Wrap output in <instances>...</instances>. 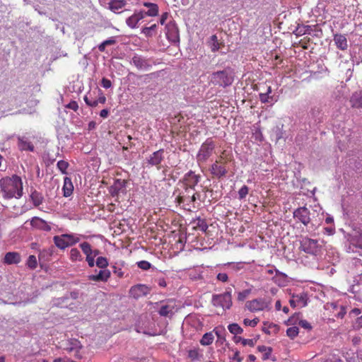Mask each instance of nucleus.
<instances>
[{"label": "nucleus", "mask_w": 362, "mask_h": 362, "mask_svg": "<svg viewBox=\"0 0 362 362\" xmlns=\"http://www.w3.org/2000/svg\"><path fill=\"white\" fill-rule=\"evenodd\" d=\"M0 187L3 196L6 199H19L23 196L22 180L16 175L1 178Z\"/></svg>", "instance_id": "obj_1"}, {"label": "nucleus", "mask_w": 362, "mask_h": 362, "mask_svg": "<svg viewBox=\"0 0 362 362\" xmlns=\"http://www.w3.org/2000/svg\"><path fill=\"white\" fill-rule=\"evenodd\" d=\"M176 202L184 209L191 211L200 206L201 194L194 188L185 187L176 197Z\"/></svg>", "instance_id": "obj_2"}, {"label": "nucleus", "mask_w": 362, "mask_h": 362, "mask_svg": "<svg viewBox=\"0 0 362 362\" xmlns=\"http://www.w3.org/2000/svg\"><path fill=\"white\" fill-rule=\"evenodd\" d=\"M80 240L79 236L73 233L62 234L60 235H55L53 238L54 245L61 250L71 247L78 243Z\"/></svg>", "instance_id": "obj_3"}, {"label": "nucleus", "mask_w": 362, "mask_h": 362, "mask_svg": "<svg viewBox=\"0 0 362 362\" xmlns=\"http://www.w3.org/2000/svg\"><path fill=\"white\" fill-rule=\"evenodd\" d=\"M271 300L267 298H259L248 300L245 303V307L252 313L269 310Z\"/></svg>", "instance_id": "obj_4"}, {"label": "nucleus", "mask_w": 362, "mask_h": 362, "mask_svg": "<svg viewBox=\"0 0 362 362\" xmlns=\"http://www.w3.org/2000/svg\"><path fill=\"white\" fill-rule=\"evenodd\" d=\"M211 173L214 177L221 178L226 173V156L224 152L218 156L215 163L211 165Z\"/></svg>", "instance_id": "obj_5"}, {"label": "nucleus", "mask_w": 362, "mask_h": 362, "mask_svg": "<svg viewBox=\"0 0 362 362\" xmlns=\"http://www.w3.org/2000/svg\"><path fill=\"white\" fill-rule=\"evenodd\" d=\"M214 141L208 139L201 146L199 151L197 155V161L199 163H204L213 154L214 151Z\"/></svg>", "instance_id": "obj_6"}, {"label": "nucleus", "mask_w": 362, "mask_h": 362, "mask_svg": "<svg viewBox=\"0 0 362 362\" xmlns=\"http://www.w3.org/2000/svg\"><path fill=\"white\" fill-rule=\"evenodd\" d=\"M300 249L308 254L315 255L319 251L318 242L307 237L300 241Z\"/></svg>", "instance_id": "obj_7"}, {"label": "nucleus", "mask_w": 362, "mask_h": 362, "mask_svg": "<svg viewBox=\"0 0 362 362\" xmlns=\"http://www.w3.org/2000/svg\"><path fill=\"white\" fill-rule=\"evenodd\" d=\"M81 348L82 345L80 341L76 339H70L65 342L64 349L74 357L80 358H81V354H80Z\"/></svg>", "instance_id": "obj_8"}, {"label": "nucleus", "mask_w": 362, "mask_h": 362, "mask_svg": "<svg viewBox=\"0 0 362 362\" xmlns=\"http://www.w3.org/2000/svg\"><path fill=\"white\" fill-rule=\"evenodd\" d=\"M293 218L307 226L310 222V211L305 206L299 207L293 211Z\"/></svg>", "instance_id": "obj_9"}, {"label": "nucleus", "mask_w": 362, "mask_h": 362, "mask_svg": "<svg viewBox=\"0 0 362 362\" xmlns=\"http://www.w3.org/2000/svg\"><path fill=\"white\" fill-rule=\"evenodd\" d=\"M164 159V150L159 149L153 152L148 158L147 163L151 166H156L158 170L160 169V163Z\"/></svg>", "instance_id": "obj_10"}, {"label": "nucleus", "mask_w": 362, "mask_h": 362, "mask_svg": "<svg viewBox=\"0 0 362 362\" xmlns=\"http://www.w3.org/2000/svg\"><path fill=\"white\" fill-rule=\"evenodd\" d=\"M150 291L149 288L144 284H137L133 286L129 289V295L134 298H139L146 296Z\"/></svg>", "instance_id": "obj_11"}, {"label": "nucleus", "mask_w": 362, "mask_h": 362, "mask_svg": "<svg viewBox=\"0 0 362 362\" xmlns=\"http://www.w3.org/2000/svg\"><path fill=\"white\" fill-rule=\"evenodd\" d=\"M226 302V294H219L213 296L212 303L214 306H215L216 310V313L218 315H223L225 312L224 306Z\"/></svg>", "instance_id": "obj_12"}, {"label": "nucleus", "mask_w": 362, "mask_h": 362, "mask_svg": "<svg viewBox=\"0 0 362 362\" xmlns=\"http://www.w3.org/2000/svg\"><path fill=\"white\" fill-rule=\"evenodd\" d=\"M166 36L172 42L176 43L180 41L179 30L175 23H170L166 25Z\"/></svg>", "instance_id": "obj_13"}, {"label": "nucleus", "mask_w": 362, "mask_h": 362, "mask_svg": "<svg viewBox=\"0 0 362 362\" xmlns=\"http://www.w3.org/2000/svg\"><path fill=\"white\" fill-rule=\"evenodd\" d=\"M145 17L144 11H140L138 12H135L131 16L126 19L127 25L134 29L138 27V24L140 21H141Z\"/></svg>", "instance_id": "obj_14"}, {"label": "nucleus", "mask_w": 362, "mask_h": 362, "mask_svg": "<svg viewBox=\"0 0 362 362\" xmlns=\"http://www.w3.org/2000/svg\"><path fill=\"white\" fill-rule=\"evenodd\" d=\"M200 175H197L194 172L190 170L187 174H185L184 177V183L185 185V187H192L194 188V187L198 184L200 180Z\"/></svg>", "instance_id": "obj_15"}, {"label": "nucleus", "mask_w": 362, "mask_h": 362, "mask_svg": "<svg viewBox=\"0 0 362 362\" xmlns=\"http://www.w3.org/2000/svg\"><path fill=\"white\" fill-rule=\"evenodd\" d=\"M132 64L139 70H148L151 67L148 59L139 55H135L132 57Z\"/></svg>", "instance_id": "obj_16"}, {"label": "nucleus", "mask_w": 362, "mask_h": 362, "mask_svg": "<svg viewBox=\"0 0 362 362\" xmlns=\"http://www.w3.org/2000/svg\"><path fill=\"white\" fill-rule=\"evenodd\" d=\"M110 276L111 272L109 269H103L97 274L89 275L88 278L90 281L107 282Z\"/></svg>", "instance_id": "obj_17"}, {"label": "nucleus", "mask_w": 362, "mask_h": 362, "mask_svg": "<svg viewBox=\"0 0 362 362\" xmlns=\"http://www.w3.org/2000/svg\"><path fill=\"white\" fill-rule=\"evenodd\" d=\"M21 261V256L17 252H8L5 254L3 262L6 264H17Z\"/></svg>", "instance_id": "obj_18"}, {"label": "nucleus", "mask_w": 362, "mask_h": 362, "mask_svg": "<svg viewBox=\"0 0 362 362\" xmlns=\"http://www.w3.org/2000/svg\"><path fill=\"white\" fill-rule=\"evenodd\" d=\"M334 41L337 47L341 50H346L348 47L347 39L344 35L335 34Z\"/></svg>", "instance_id": "obj_19"}, {"label": "nucleus", "mask_w": 362, "mask_h": 362, "mask_svg": "<svg viewBox=\"0 0 362 362\" xmlns=\"http://www.w3.org/2000/svg\"><path fill=\"white\" fill-rule=\"evenodd\" d=\"M293 298L296 300L298 308H304L308 305V296L306 293H293Z\"/></svg>", "instance_id": "obj_20"}, {"label": "nucleus", "mask_w": 362, "mask_h": 362, "mask_svg": "<svg viewBox=\"0 0 362 362\" xmlns=\"http://www.w3.org/2000/svg\"><path fill=\"white\" fill-rule=\"evenodd\" d=\"M62 189L64 192V196L66 197H69L73 193L74 185L71 178L68 177H64Z\"/></svg>", "instance_id": "obj_21"}, {"label": "nucleus", "mask_w": 362, "mask_h": 362, "mask_svg": "<svg viewBox=\"0 0 362 362\" xmlns=\"http://www.w3.org/2000/svg\"><path fill=\"white\" fill-rule=\"evenodd\" d=\"M18 146L21 151H34V146L33 144L27 139H24L23 137H18Z\"/></svg>", "instance_id": "obj_22"}, {"label": "nucleus", "mask_w": 362, "mask_h": 362, "mask_svg": "<svg viewBox=\"0 0 362 362\" xmlns=\"http://www.w3.org/2000/svg\"><path fill=\"white\" fill-rule=\"evenodd\" d=\"M193 228L196 230L206 232L208 228V225L205 219L198 217L195 218L193 222Z\"/></svg>", "instance_id": "obj_23"}, {"label": "nucleus", "mask_w": 362, "mask_h": 362, "mask_svg": "<svg viewBox=\"0 0 362 362\" xmlns=\"http://www.w3.org/2000/svg\"><path fill=\"white\" fill-rule=\"evenodd\" d=\"M143 5L149 8L147 11H144L145 16H156L158 14V6L157 4L144 2Z\"/></svg>", "instance_id": "obj_24"}, {"label": "nucleus", "mask_w": 362, "mask_h": 362, "mask_svg": "<svg viewBox=\"0 0 362 362\" xmlns=\"http://www.w3.org/2000/svg\"><path fill=\"white\" fill-rule=\"evenodd\" d=\"M212 80L221 86L226 85V74L225 71H217L213 74Z\"/></svg>", "instance_id": "obj_25"}, {"label": "nucleus", "mask_w": 362, "mask_h": 362, "mask_svg": "<svg viewBox=\"0 0 362 362\" xmlns=\"http://www.w3.org/2000/svg\"><path fill=\"white\" fill-rule=\"evenodd\" d=\"M126 5V1L124 0H112L110 4V9L117 13L118 10L122 8Z\"/></svg>", "instance_id": "obj_26"}, {"label": "nucleus", "mask_w": 362, "mask_h": 362, "mask_svg": "<svg viewBox=\"0 0 362 362\" xmlns=\"http://www.w3.org/2000/svg\"><path fill=\"white\" fill-rule=\"evenodd\" d=\"M30 198L35 206H39L42 204L44 199L42 194L36 190L32 192Z\"/></svg>", "instance_id": "obj_27"}, {"label": "nucleus", "mask_w": 362, "mask_h": 362, "mask_svg": "<svg viewBox=\"0 0 362 362\" xmlns=\"http://www.w3.org/2000/svg\"><path fill=\"white\" fill-rule=\"evenodd\" d=\"M350 103L353 107L362 108V95H361V93H354L350 99Z\"/></svg>", "instance_id": "obj_28"}, {"label": "nucleus", "mask_w": 362, "mask_h": 362, "mask_svg": "<svg viewBox=\"0 0 362 362\" xmlns=\"http://www.w3.org/2000/svg\"><path fill=\"white\" fill-rule=\"evenodd\" d=\"M257 350L259 352L263 354L262 357V359L263 361H266V360L270 358L272 353V349L271 347L266 346L264 345L259 346L257 347Z\"/></svg>", "instance_id": "obj_29"}, {"label": "nucleus", "mask_w": 362, "mask_h": 362, "mask_svg": "<svg viewBox=\"0 0 362 362\" xmlns=\"http://www.w3.org/2000/svg\"><path fill=\"white\" fill-rule=\"evenodd\" d=\"M174 306L170 305H163L160 307L158 313L161 316L167 317L170 314H173Z\"/></svg>", "instance_id": "obj_30"}, {"label": "nucleus", "mask_w": 362, "mask_h": 362, "mask_svg": "<svg viewBox=\"0 0 362 362\" xmlns=\"http://www.w3.org/2000/svg\"><path fill=\"white\" fill-rule=\"evenodd\" d=\"M69 254H70L69 258L72 262L83 260V257H82L80 251L77 248L71 249Z\"/></svg>", "instance_id": "obj_31"}, {"label": "nucleus", "mask_w": 362, "mask_h": 362, "mask_svg": "<svg viewBox=\"0 0 362 362\" xmlns=\"http://www.w3.org/2000/svg\"><path fill=\"white\" fill-rule=\"evenodd\" d=\"M214 340V334L212 332H208L203 335L200 340V344L204 346L211 344Z\"/></svg>", "instance_id": "obj_32"}, {"label": "nucleus", "mask_w": 362, "mask_h": 362, "mask_svg": "<svg viewBox=\"0 0 362 362\" xmlns=\"http://www.w3.org/2000/svg\"><path fill=\"white\" fill-rule=\"evenodd\" d=\"M156 28L157 25L153 23L148 27L143 28L141 30V33H143L146 37H151L153 35V32L156 33Z\"/></svg>", "instance_id": "obj_33"}, {"label": "nucleus", "mask_w": 362, "mask_h": 362, "mask_svg": "<svg viewBox=\"0 0 362 362\" xmlns=\"http://www.w3.org/2000/svg\"><path fill=\"white\" fill-rule=\"evenodd\" d=\"M209 43L213 52L218 50L221 47V44L218 42V37L216 35L211 37Z\"/></svg>", "instance_id": "obj_34"}, {"label": "nucleus", "mask_w": 362, "mask_h": 362, "mask_svg": "<svg viewBox=\"0 0 362 362\" xmlns=\"http://www.w3.org/2000/svg\"><path fill=\"white\" fill-rule=\"evenodd\" d=\"M214 332L217 336V342L223 343L226 340V334L223 327H216Z\"/></svg>", "instance_id": "obj_35"}, {"label": "nucleus", "mask_w": 362, "mask_h": 362, "mask_svg": "<svg viewBox=\"0 0 362 362\" xmlns=\"http://www.w3.org/2000/svg\"><path fill=\"white\" fill-rule=\"evenodd\" d=\"M45 221L42 220L39 217H34L32 218L30 224L33 227L35 228L41 229L42 228H43V226H45Z\"/></svg>", "instance_id": "obj_36"}, {"label": "nucleus", "mask_w": 362, "mask_h": 362, "mask_svg": "<svg viewBox=\"0 0 362 362\" xmlns=\"http://www.w3.org/2000/svg\"><path fill=\"white\" fill-rule=\"evenodd\" d=\"M57 168L62 174H67V169L69 164L64 160H59L57 164Z\"/></svg>", "instance_id": "obj_37"}, {"label": "nucleus", "mask_w": 362, "mask_h": 362, "mask_svg": "<svg viewBox=\"0 0 362 362\" xmlns=\"http://www.w3.org/2000/svg\"><path fill=\"white\" fill-rule=\"evenodd\" d=\"M95 264L100 269H106L108 266V261L106 257H98L96 259Z\"/></svg>", "instance_id": "obj_38"}, {"label": "nucleus", "mask_w": 362, "mask_h": 362, "mask_svg": "<svg viewBox=\"0 0 362 362\" xmlns=\"http://www.w3.org/2000/svg\"><path fill=\"white\" fill-rule=\"evenodd\" d=\"M228 329L230 332L234 334L235 335L241 334L243 332V329L238 325V324H231L228 326Z\"/></svg>", "instance_id": "obj_39"}, {"label": "nucleus", "mask_w": 362, "mask_h": 362, "mask_svg": "<svg viewBox=\"0 0 362 362\" xmlns=\"http://www.w3.org/2000/svg\"><path fill=\"white\" fill-rule=\"evenodd\" d=\"M26 264L29 268L32 269H35L37 267L36 257L35 255H30L28 258Z\"/></svg>", "instance_id": "obj_40"}, {"label": "nucleus", "mask_w": 362, "mask_h": 362, "mask_svg": "<svg viewBox=\"0 0 362 362\" xmlns=\"http://www.w3.org/2000/svg\"><path fill=\"white\" fill-rule=\"evenodd\" d=\"M299 333V329L297 327H291L287 329L286 334L291 339H294Z\"/></svg>", "instance_id": "obj_41"}, {"label": "nucleus", "mask_w": 362, "mask_h": 362, "mask_svg": "<svg viewBox=\"0 0 362 362\" xmlns=\"http://www.w3.org/2000/svg\"><path fill=\"white\" fill-rule=\"evenodd\" d=\"M80 248L85 255L92 252V247L89 243L83 242L79 245Z\"/></svg>", "instance_id": "obj_42"}, {"label": "nucleus", "mask_w": 362, "mask_h": 362, "mask_svg": "<svg viewBox=\"0 0 362 362\" xmlns=\"http://www.w3.org/2000/svg\"><path fill=\"white\" fill-rule=\"evenodd\" d=\"M251 293V289H245L243 291L238 293V300L239 301H243L245 300L248 296Z\"/></svg>", "instance_id": "obj_43"}, {"label": "nucleus", "mask_w": 362, "mask_h": 362, "mask_svg": "<svg viewBox=\"0 0 362 362\" xmlns=\"http://www.w3.org/2000/svg\"><path fill=\"white\" fill-rule=\"evenodd\" d=\"M137 266L142 270L147 271L151 267V264L146 260H141L137 262Z\"/></svg>", "instance_id": "obj_44"}, {"label": "nucleus", "mask_w": 362, "mask_h": 362, "mask_svg": "<svg viewBox=\"0 0 362 362\" xmlns=\"http://www.w3.org/2000/svg\"><path fill=\"white\" fill-rule=\"evenodd\" d=\"M259 322V319L258 317H255L253 320L245 319L243 320V324L245 326H250L252 327H255Z\"/></svg>", "instance_id": "obj_45"}, {"label": "nucleus", "mask_w": 362, "mask_h": 362, "mask_svg": "<svg viewBox=\"0 0 362 362\" xmlns=\"http://www.w3.org/2000/svg\"><path fill=\"white\" fill-rule=\"evenodd\" d=\"M248 187L246 185H243L238 191L239 198L240 199H244L248 194Z\"/></svg>", "instance_id": "obj_46"}, {"label": "nucleus", "mask_w": 362, "mask_h": 362, "mask_svg": "<svg viewBox=\"0 0 362 362\" xmlns=\"http://www.w3.org/2000/svg\"><path fill=\"white\" fill-rule=\"evenodd\" d=\"M86 260L90 267H93L95 265V257L93 255V252L86 255Z\"/></svg>", "instance_id": "obj_47"}, {"label": "nucleus", "mask_w": 362, "mask_h": 362, "mask_svg": "<svg viewBox=\"0 0 362 362\" xmlns=\"http://www.w3.org/2000/svg\"><path fill=\"white\" fill-rule=\"evenodd\" d=\"M298 325L308 330H311L313 328L310 323L305 320H300L298 322Z\"/></svg>", "instance_id": "obj_48"}, {"label": "nucleus", "mask_w": 362, "mask_h": 362, "mask_svg": "<svg viewBox=\"0 0 362 362\" xmlns=\"http://www.w3.org/2000/svg\"><path fill=\"white\" fill-rule=\"evenodd\" d=\"M66 108L73 110L74 111H77L78 109V105L76 101L72 100L69 103L65 105Z\"/></svg>", "instance_id": "obj_49"}, {"label": "nucleus", "mask_w": 362, "mask_h": 362, "mask_svg": "<svg viewBox=\"0 0 362 362\" xmlns=\"http://www.w3.org/2000/svg\"><path fill=\"white\" fill-rule=\"evenodd\" d=\"M271 93V88L269 87L268 88V92L267 93H260L259 94V100L262 103H268L269 100H268V98H269V96H268V94Z\"/></svg>", "instance_id": "obj_50"}, {"label": "nucleus", "mask_w": 362, "mask_h": 362, "mask_svg": "<svg viewBox=\"0 0 362 362\" xmlns=\"http://www.w3.org/2000/svg\"><path fill=\"white\" fill-rule=\"evenodd\" d=\"M84 101L86 105L90 107H96L98 105V101H96V100H90L86 95L84 97Z\"/></svg>", "instance_id": "obj_51"}, {"label": "nucleus", "mask_w": 362, "mask_h": 362, "mask_svg": "<svg viewBox=\"0 0 362 362\" xmlns=\"http://www.w3.org/2000/svg\"><path fill=\"white\" fill-rule=\"evenodd\" d=\"M101 85L105 88H109L112 86V82L110 80L106 78H103L101 81Z\"/></svg>", "instance_id": "obj_52"}, {"label": "nucleus", "mask_w": 362, "mask_h": 362, "mask_svg": "<svg viewBox=\"0 0 362 362\" xmlns=\"http://www.w3.org/2000/svg\"><path fill=\"white\" fill-rule=\"evenodd\" d=\"M113 268H114V270H113L114 274H115L119 278L123 277L124 272L121 268H117V267H113Z\"/></svg>", "instance_id": "obj_53"}, {"label": "nucleus", "mask_w": 362, "mask_h": 362, "mask_svg": "<svg viewBox=\"0 0 362 362\" xmlns=\"http://www.w3.org/2000/svg\"><path fill=\"white\" fill-rule=\"evenodd\" d=\"M188 356L191 359L195 360L198 356V352L196 350H190L189 351Z\"/></svg>", "instance_id": "obj_54"}, {"label": "nucleus", "mask_w": 362, "mask_h": 362, "mask_svg": "<svg viewBox=\"0 0 362 362\" xmlns=\"http://www.w3.org/2000/svg\"><path fill=\"white\" fill-rule=\"evenodd\" d=\"M168 17V13H163L161 15V17L160 18V23L161 25H163L165 23V21L167 20Z\"/></svg>", "instance_id": "obj_55"}, {"label": "nucleus", "mask_w": 362, "mask_h": 362, "mask_svg": "<svg viewBox=\"0 0 362 362\" xmlns=\"http://www.w3.org/2000/svg\"><path fill=\"white\" fill-rule=\"evenodd\" d=\"M233 359L238 361L241 362L243 361V358L240 356V353L236 351L233 356Z\"/></svg>", "instance_id": "obj_56"}, {"label": "nucleus", "mask_w": 362, "mask_h": 362, "mask_svg": "<svg viewBox=\"0 0 362 362\" xmlns=\"http://www.w3.org/2000/svg\"><path fill=\"white\" fill-rule=\"evenodd\" d=\"M289 303H290V305L293 308H298V305H297V303H296V300L294 299V298H293L292 295H291V298L289 300Z\"/></svg>", "instance_id": "obj_57"}, {"label": "nucleus", "mask_w": 362, "mask_h": 362, "mask_svg": "<svg viewBox=\"0 0 362 362\" xmlns=\"http://www.w3.org/2000/svg\"><path fill=\"white\" fill-rule=\"evenodd\" d=\"M243 344L245 346V345H249L250 346H254V341H253V339H243Z\"/></svg>", "instance_id": "obj_58"}, {"label": "nucleus", "mask_w": 362, "mask_h": 362, "mask_svg": "<svg viewBox=\"0 0 362 362\" xmlns=\"http://www.w3.org/2000/svg\"><path fill=\"white\" fill-rule=\"evenodd\" d=\"M103 42H104V44H105V45L108 46V45H112L115 44L116 40H114L113 38H110V39L103 41Z\"/></svg>", "instance_id": "obj_59"}, {"label": "nucleus", "mask_w": 362, "mask_h": 362, "mask_svg": "<svg viewBox=\"0 0 362 362\" xmlns=\"http://www.w3.org/2000/svg\"><path fill=\"white\" fill-rule=\"evenodd\" d=\"M356 246L362 249V234H361L356 240Z\"/></svg>", "instance_id": "obj_60"}, {"label": "nucleus", "mask_w": 362, "mask_h": 362, "mask_svg": "<svg viewBox=\"0 0 362 362\" xmlns=\"http://www.w3.org/2000/svg\"><path fill=\"white\" fill-rule=\"evenodd\" d=\"M109 111L107 109H103L100 112V116L103 118H105L107 117Z\"/></svg>", "instance_id": "obj_61"}, {"label": "nucleus", "mask_w": 362, "mask_h": 362, "mask_svg": "<svg viewBox=\"0 0 362 362\" xmlns=\"http://www.w3.org/2000/svg\"><path fill=\"white\" fill-rule=\"evenodd\" d=\"M218 280L226 282V274H218L217 276Z\"/></svg>", "instance_id": "obj_62"}, {"label": "nucleus", "mask_w": 362, "mask_h": 362, "mask_svg": "<svg viewBox=\"0 0 362 362\" xmlns=\"http://www.w3.org/2000/svg\"><path fill=\"white\" fill-rule=\"evenodd\" d=\"M361 313V310L359 308H354L351 311V314L354 315L355 316H357Z\"/></svg>", "instance_id": "obj_63"}, {"label": "nucleus", "mask_w": 362, "mask_h": 362, "mask_svg": "<svg viewBox=\"0 0 362 362\" xmlns=\"http://www.w3.org/2000/svg\"><path fill=\"white\" fill-rule=\"evenodd\" d=\"M356 325L358 327H362V315L356 319Z\"/></svg>", "instance_id": "obj_64"}]
</instances>
